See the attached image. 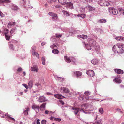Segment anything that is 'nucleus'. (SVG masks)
<instances>
[{"mask_svg": "<svg viewBox=\"0 0 124 124\" xmlns=\"http://www.w3.org/2000/svg\"><path fill=\"white\" fill-rule=\"evenodd\" d=\"M9 47L10 49L16 51L18 49V48H16L14 47L13 45L12 44H10L9 45Z\"/></svg>", "mask_w": 124, "mask_h": 124, "instance_id": "obj_32", "label": "nucleus"}, {"mask_svg": "<svg viewBox=\"0 0 124 124\" xmlns=\"http://www.w3.org/2000/svg\"><path fill=\"white\" fill-rule=\"evenodd\" d=\"M22 70V68L21 67H20L18 68L17 71L19 72H20Z\"/></svg>", "mask_w": 124, "mask_h": 124, "instance_id": "obj_62", "label": "nucleus"}, {"mask_svg": "<svg viewBox=\"0 0 124 124\" xmlns=\"http://www.w3.org/2000/svg\"><path fill=\"white\" fill-rule=\"evenodd\" d=\"M80 10L81 13H83L85 12V8L83 7L80 8Z\"/></svg>", "mask_w": 124, "mask_h": 124, "instance_id": "obj_44", "label": "nucleus"}, {"mask_svg": "<svg viewBox=\"0 0 124 124\" xmlns=\"http://www.w3.org/2000/svg\"><path fill=\"white\" fill-rule=\"evenodd\" d=\"M16 28H14L12 29L10 32L11 34V35L15 34L16 32Z\"/></svg>", "mask_w": 124, "mask_h": 124, "instance_id": "obj_29", "label": "nucleus"}, {"mask_svg": "<svg viewBox=\"0 0 124 124\" xmlns=\"http://www.w3.org/2000/svg\"><path fill=\"white\" fill-rule=\"evenodd\" d=\"M115 72L117 73L118 74H122L123 73V70L120 69H115L114 70Z\"/></svg>", "mask_w": 124, "mask_h": 124, "instance_id": "obj_22", "label": "nucleus"}, {"mask_svg": "<svg viewBox=\"0 0 124 124\" xmlns=\"http://www.w3.org/2000/svg\"><path fill=\"white\" fill-rule=\"evenodd\" d=\"M95 50L97 51H99L100 50V46L97 43H96L94 46H93Z\"/></svg>", "mask_w": 124, "mask_h": 124, "instance_id": "obj_27", "label": "nucleus"}, {"mask_svg": "<svg viewBox=\"0 0 124 124\" xmlns=\"http://www.w3.org/2000/svg\"><path fill=\"white\" fill-rule=\"evenodd\" d=\"M74 74L77 78H80L82 75V73L80 71H77L74 72Z\"/></svg>", "mask_w": 124, "mask_h": 124, "instance_id": "obj_21", "label": "nucleus"}, {"mask_svg": "<svg viewBox=\"0 0 124 124\" xmlns=\"http://www.w3.org/2000/svg\"><path fill=\"white\" fill-rule=\"evenodd\" d=\"M77 37L79 38H81L83 39H87V36L84 34L81 35H78L77 36Z\"/></svg>", "mask_w": 124, "mask_h": 124, "instance_id": "obj_28", "label": "nucleus"}, {"mask_svg": "<svg viewBox=\"0 0 124 124\" xmlns=\"http://www.w3.org/2000/svg\"><path fill=\"white\" fill-rule=\"evenodd\" d=\"M52 112L51 111H49L47 110H46L45 111V113L46 114H48L49 113H50V114H51V113H52Z\"/></svg>", "mask_w": 124, "mask_h": 124, "instance_id": "obj_56", "label": "nucleus"}, {"mask_svg": "<svg viewBox=\"0 0 124 124\" xmlns=\"http://www.w3.org/2000/svg\"><path fill=\"white\" fill-rule=\"evenodd\" d=\"M67 107L69 109H70V110H74L73 112H74V113L75 115L77 114L78 113L79 111L80 110V108H73L70 106H68L66 107H64V108Z\"/></svg>", "mask_w": 124, "mask_h": 124, "instance_id": "obj_9", "label": "nucleus"}, {"mask_svg": "<svg viewBox=\"0 0 124 124\" xmlns=\"http://www.w3.org/2000/svg\"><path fill=\"white\" fill-rule=\"evenodd\" d=\"M54 96L55 97L58 99H62L63 98H65V97L59 94H55L54 95Z\"/></svg>", "mask_w": 124, "mask_h": 124, "instance_id": "obj_30", "label": "nucleus"}, {"mask_svg": "<svg viewBox=\"0 0 124 124\" xmlns=\"http://www.w3.org/2000/svg\"><path fill=\"white\" fill-rule=\"evenodd\" d=\"M72 93L75 95L80 100L82 101H85L88 100L89 98V96H85V95L79 92H74Z\"/></svg>", "mask_w": 124, "mask_h": 124, "instance_id": "obj_2", "label": "nucleus"}, {"mask_svg": "<svg viewBox=\"0 0 124 124\" xmlns=\"http://www.w3.org/2000/svg\"><path fill=\"white\" fill-rule=\"evenodd\" d=\"M58 1L62 5H64L70 9H72L73 8V4L71 2L66 3V0H58Z\"/></svg>", "mask_w": 124, "mask_h": 124, "instance_id": "obj_3", "label": "nucleus"}, {"mask_svg": "<svg viewBox=\"0 0 124 124\" xmlns=\"http://www.w3.org/2000/svg\"><path fill=\"white\" fill-rule=\"evenodd\" d=\"M29 88L31 89L33 86V81H30L28 84Z\"/></svg>", "mask_w": 124, "mask_h": 124, "instance_id": "obj_34", "label": "nucleus"}, {"mask_svg": "<svg viewBox=\"0 0 124 124\" xmlns=\"http://www.w3.org/2000/svg\"><path fill=\"white\" fill-rule=\"evenodd\" d=\"M32 108L36 112H37L39 111V106L38 105H37L33 104Z\"/></svg>", "mask_w": 124, "mask_h": 124, "instance_id": "obj_18", "label": "nucleus"}, {"mask_svg": "<svg viewBox=\"0 0 124 124\" xmlns=\"http://www.w3.org/2000/svg\"><path fill=\"white\" fill-rule=\"evenodd\" d=\"M62 34H60L59 33H57L55 34V36L56 38H60L61 37L62 35Z\"/></svg>", "mask_w": 124, "mask_h": 124, "instance_id": "obj_48", "label": "nucleus"}, {"mask_svg": "<svg viewBox=\"0 0 124 124\" xmlns=\"http://www.w3.org/2000/svg\"><path fill=\"white\" fill-rule=\"evenodd\" d=\"M119 44L120 43H118L113 46L112 48V50L114 52L119 53L120 49Z\"/></svg>", "mask_w": 124, "mask_h": 124, "instance_id": "obj_8", "label": "nucleus"}, {"mask_svg": "<svg viewBox=\"0 0 124 124\" xmlns=\"http://www.w3.org/2000/svg\"><path fill=\"white\" fill-rule=\"evenodd\" d=\"M30 109L29 108L27 107L25 108V110H24V113L25 115H28V112L29 111Z\"/></svg>", "mask_w": 124, "mask_h": 124, "instance_id": "obj_31", "label": "nucleus"}, {"mask_svg": "<svg viewBox=\"0 0 124 124\" xmlns=\"http://www.w3.org/2000/svg\"><path fill=\"white\" fill-rule=\"evenodd\" d=\"M114 77L116 78L113 80V81L114 83L118 84H120L121 83L122 80L120 79V76H116Z\"/></svg>", "mask_w": 124, "mask_h": 124, "instance_id": "obj_11", "label": "nucleus"}, {"mask_svg": "<svg viewBox=\"0 0 124 124\" xmlns=\"http://www.w3.org/2000/svg\"><path fill=\"white\" fill-rule=\"evenodd\" d=\"M21 3L23 6L26 8H32L30 5V0H22Z\"/></svg>", "mask_w": 124, "mask_h": 124, "instance_id": "obj_6", "label": "nucleus"}, {"mask_svg": "<svg viewBox=\"0 0 124 124\" xmlns=\"http://www.w3.org/2000/svg\"><path fill=\"white\" fill-rule=\"evenodd\" d=\"M86 73L89 76L91 77L95 75L94 71L92 70H87Z\"/></svg>", "mask_w": 124, "mask_h": 124, "instance_id": "obj_17", "label": "nucleus"}, {"mask_svg": "<svg viewBox=\"0 0 124 124\" xmlns=\"http://www.w3.org/2000/svg\"><path fill=\"white\" fill-rule=\"evenodd\" d=\"M46 122V121L45 120H43L42 121L41 123L42 124H45Z\"/></svg>", "mask_w": 124, "mask_h": 124, "instance_id": "obj_57", "label": "nucleus"}, {"mask_svg": "<svg viewBox=\"0 0 124 124\" xmlns=\"http://www.w3.org/2000/svg\"><path fill=\"white\" fill-rule=\"evenodd\" d=\"M116 111L118 112L122 113V112L121 111V110L118 108L116 109Z\"/></svg>", "mask_w": 124, "mask_h": 124, "instance_id": "obj_63", "label": "nucleus"}, {"mask_svg": "<svg viewBox=\"0 0 124 124\" xmlns=\"http://www.w3.org/2000/svg\"><path fill=\"white\" fill-rule=\"evenodd\" d=\"M32 54L33 56H35L37 58H39V55L38 53L36 52L32 53Z\"/></svg>", "mask_w": 124, "mask_h": 124, "instance_id": "obj_38", "label": "nucleus"}, {"mask_svg": "<svg viewBox=\"0 0 124 124\" xmlns=\"http://www.w3.org/2000/svg\"><path fill=\"white\" fill-rule=\"evenodd\" d=\"M47 100L46 99L45 97L43 96H42L39 98L38 101L39 102L42 103L46 101Z\"/></svg>", "mask_w": 124, "mask_h": 124, "instance_id": "obj_20", "label": "nucleus"}, {"mask_svg": "<svg viewBox=\"0 0 124 124\" xmlns=\"http://www.w3.org/2000/svg\"><path fill=\"white\" fill-rule=\"evenodd\" d=\"M30 70L32 71L37 72L38 71L39 69L37 65H34L31 68Z\"/></svg>", "mask_w": 124, "mask_h": 124, "instance_id": "obj_15", "label": "nucleus"}, {"mask_svg": "<svg viewBox=\"0 0 124 124\" xmlns=\"http://www.w3.org/2000/svg\"><path fill=\"white\" fill-rule=\"evenodd\" d=\"M99 111L100 113L101 114H102L103 113V110L102 108H100L99 109Z\"/></svg>", "mask_w": 124, "mask_h": 124, "instance_id": "obj_47", "label": "nucleus"}, {"mask_svg": "<svg viewBox=\"0 0 124 124\" xmlns=\"http://www.w3.org/2000/svg\"><path fill=\"white\" fill-rule=\"evenodd\" d=\"M10 2V0H0V5L2 3H9Z\"/></svg>", "mask_w": 124, "mask_h": 124, "instance_id": "obj_33", "label": "nucleus"}, {"mask_svg": "<svg viewBox=\"0 0 124 124\" xmlns=\"http://www.w3.org/2000/svg\"><path fill=\"white\" fill-rule=\"evenodd\" d=\"M0 114L3 115V116H2V117H5V116H7L8 117V121L11 122L13 123H14L15 122V120L13 118L10 117V115L8 114L5 113L0 110Z\"/></svg>", "mask_w": 124, "mask_h": 124, "instance_id": "obj_4", "label": "nucleus"}, {"mask_svg": "<svg viewBox=\"0 0 124 124\" xmlns=\"http://www.w3.org/2000/svg\"><path fill=\"white\" fill-rule=\"evenodd\" d=\"M12 42L13 43H15V44L16 45L18 44V42L16 40H12Z\"/></svg>", "mask_w": 124, "mask_h": 124, "instance_id": "obj_55", "label": "nucleus"}, {"mask_svg": "<svg viewBox=\"0 0 124 124\" xmlns=\"http://www.w3.org/2000/svg\"><path fill=\"white\" fill-rule=\"evenodd\" d=\"M93 124H101V121L100 120L97 121L94 123Z\"/></svg>", "mask_w": 124, "mask_h": 124, "instance_id": "obj_52", "label": "nucleus"}, {"mask_svg": "<svg viewBox=\"0 0 124 124\" xmlns=\"http://www.w3.org/2000/svg\"><path fill=\"white\" fill-rule=\"evenodd\" d=\"M11 9L14 11H18L19 9V8L16 5H12L11 7Z\"/></svg>", "mask_w": 124, "mask_h": 124, "instance_id": "obj_25", "label": "nucleus"}, {"mask_svg": "<svg viewBox=\"0 0 124 124\" xmlns=\"http://www.w3.org/2000/svg\"><path fill=\"white\" fill-rule=\"evenodd\" d=\"M50 40L54 42L55 41L56 39L53 36L50 39Z\"/></svg>", "mask_w": 124, "mask_h": 124, "instance_id": "obj_50", "label": "nucleus"}, {"mask_svg": "<svg viewBox=\"0 0 124 124\" xmlns=\"http://www.w3.org/2000/svg\"><path fill=\"white\" fill-rule=\"evenodd\" d=\"M119 46L120 49L119 53H124V45L122 43H120Z\"/></svg>", "mask_w": 124, "mask_h": 124, "instance_id": "obj_19", "label": "nucleus"}, {"mask_svg": "<svg viewBox=\"0 0 124 124\" xmlns=\"http://www.w3.org/2000/svg\"><path fill=\"white\" fill-rule=\"evenodd\" d=\"M77 16L78 17H80L83 19L84 18L86 17V15L84 14L78 15Z\"/></svg>", "mask_w": 124, "mask_h": 124, "instance_id": "obj_40", "label": "nucleus"}, {"mask_svg": "<svg viewBox=\"0 0 124 124\" xmlns=\"http://www.w3.org/2000/svg\"><path fill=\"white\" fill-rule=\"evenodd\" d=\"M3 30L1 31V34L2 35H5L6 39L7 40H8L10 38V36L8 35V30L6 28H4V27H2Z\"/></svg>", "mask_w": 124, "mask_h": 124, "instance_id": "obj_5", "label": "nucleus"}, {"mask_svg": "<svg viewBox=\"0 0 124 124\" xmlns=\"http://www.w3.org/2000/svg\"><path fill=\"white\" fill-rule=\"evenodd\" d=\"M54 120L58 122H60L61 121V119L59 118H54Z\"/></svg>", "mask_w": 124, "mask_h": 124, "instance_id": "obj_54", "label": "nucleus"}, {"mask_svg": "<svg viewBox=\"0 0 124 124\" xmlns=\"http://www.w3.org/2000/svg\"><path fill=\"white\" fill-rule=\"evenodd\" d=\"M108 10L110 14L114 15H116L118 13L117 10L113 7H110L108 8Z\"/></svg>", "mask_w": 124, "mask_h": 124, "instance_id": "obj_7", "label": "nucleus"}, {"mask_svg": "<svg viewBox=\"0 0 124 124\" xmlns=\"http://www.w3.org/2000/svg\"><path fill=\"white\" fill-rule=\"evenodd\" d=\"M88 41L89 44L93 46H94L97 43L95 40L90 39H88Z\"/></svg>", "mask_w": 124, "mask_h": 124, "instance_id": "obj_12", "label": "nucleus"}, {"mask_svg": "<svg viewBox=\"0 0 124 124\" xmlns=\"http://www.w3.org/2000/svg\"><path fill=\"white\" fill-rule=\"evenodd\" d=\"M55 49L52 50V52L54 54H58V53L59 51L58 50Z\"/></svg>", "mask_w": 124, "mask_h": 124, "instance_id": "obj_42", "label": "nucleus"}, {"mask_svg": "<svg viewBox=\"0 0 124 124\" xmlns=\"http://www.w3.org/2000/svg\"><path fill=\"white\" fill-rule=\"evenodd\" d=\"M31 51V52L32 54L35 52V47L34 46L32 47Z\"/></svg>", "mask_w": 124, "mask_h": 124, "instance_id": "obj_49", "label": "nucleus"}, {"mask_svg": "<svg viewBox=\"0 0 124 124\" xmlns=\"http://www.w3.org/2000/svg\"><path fill=\"white\" fill-rule=\"evenodd\" d=\"M104 1L103 0H101L99 2V4L100 5L102 6L101 5L103 4Z\"/></svg>", "mask_w": 124, "mask_h": 124, "instance_id": "obj_59", "label": "nucleus"}, {"mask_svg": "<svg viewBox=\"0 0 124 124\" xmlns=\"http://www.w3.org/2000/svg\"><path fill=\"white\" fill-rule=\"evenodd\" d=\"M86 8L87 9L90 11H94L95 9V8H93L90 6H88V7H87Z\"/></svg>", "mask_w": 124, "mask_h": 124, "instance_id": "obj_35", "label": "nucleus"}, {"mask_svg": "<svg viewBox=\"0 0 124 124\" xmlns=\"http://www.w3.org/2000/svg\"><path fill=\"white\" fill-rule=\"evenodd\" d=\"M15 24V23L14 22H11L9 23L8 25V28L10 27L12 25H14Z\"/></svg>", "mask_w": 124, "mask_h": 124, "instance_id": "obj_36", "label": "nucleus"}, {"mask_svg": "<svg viewBox=\"0 0 124 124\" xmlns=\"http://www.w3.org/2000/svg\"><path fill=\"white\" fill-rule=\"evenodd\" d=\"M23 85V86H24V87L26 89H28L29 87H28V85H27L26 84H22Z\"/></svg>", "mask_w": 124, "mask_h": 124, "instance_id": "obj_61", "label": "nucleus"}, {"mask_svg": "<svg viewBox=\"0 0 124 124\" xmlns=\"http://www.w3.org/2000/svg\"><path fill=\"white\" fill-rule=\"evenodd\" d=\"M91 106L88 104L82 105L81 106V109L80 110L81 112H82L85 114H90L89 111L92 110L90 108Z\"/></svg>", "mask_w": 124, "mask_h": 124, "instance_id": "obj_1", "label": "nucleus"}, {"mask_svg": "<svg viewBox=\"0 0 124 124\" xmlns=\"http://www.w3.org/2000/svg\"><path fill=\"white\" fill-rule=\"evenodd\" d=\"M119 12L121 15H124V10L121 8H119L118 9Z\"/></svg>", "mask_w": 124, "mask_h": 124, "instance_id": "obj_37", "label": "nucleus"}, {"mask_svg": "<svg viewBox=\"0 0 124 124\" xmlns=\"http://www.w3.org/2000/svg\"><path fill=\"white\" fill-rule=\"evenodd\" d=\"M63 13L66 16H72L73 15V14L71 13L69 14L68 12H67V11H63Z\"/></svg>", "mask_w": 124, "mask_h": 124, "instance_id": "obj_26", "label": "nucleus"}, {"mask_svg": "<svg viewBox=\"0 0 124 124\" xmlns=\"http://www.w3.org/2000/svg\"><path fill=\"white\" fill-rule=\"evenodd\" d=\"M46 104V103H44L42 104L40 107V109L41 110V109L42 108H44L45 107V106Z\"/></svg>", "mask_w": 124, "mask_h": 124, "instance_id": "obj_41", "label": "nucleus"}, {"mask_svg": "<svg viewBox=\"0 0 124 124\" xmlns=\"http://www.w3.org/2000/svg\"><path fill=\"white\" fill-rule=\"evenodd\" d=\"M59 102L62 105L64 104V103L63 101L61 100H59Z\"/></svg>", "mask_w": 124, "mask_h": 124, "instance_id": "obj_64", "label": "nucleus"}, {"mask_svg": "<svg viewBox=\"0 0 124 124\" xmlns=\"http://www.w3.org/2000/svg\"><path fill=\"white\" fill-rule=\"evenodd\" d=\"M48 14L51 16L52 17V19H55V20H57L58 19V17L57 14L52 12H50L48 13Z\"/></svg>", "mask_w": 124, "mask_h": 124, "instance_id": "obj_16", "label": "nucleus"}, {"mask_svg": "<svg viewBox=\"0 0 124 124\" xmlns=\"http://www.w3.org/2000/svg\"><path fill=\"white\" fill-rule=\"evenodd\" d=\"M82 43H83V45L84 47L86 48L88 50H90L91 49V45H90L89 44H86L85 42L82 41Z\"/></svg>", "mask_w": 124, "mask_h": 124, "instance_id": "obj_14", "label": "nucleus"}, {"mask_svg": "<svg viewBox=\"0 0 124 124\" xmlns=\"http://www.w3.org/2000/svg\"><path fill=\"white\" fill-rule=\"evenodd\" d=\"M60 91L62 93H68L69 92V90L65 87H61Z\"/></svg>", "mask_w": 124, "mask_h": 124, "instance_id": "obj_13", "label": "nucleus"}, {"mask_svg": "<svg viewBox=\"0 0 124 124\" xmlns=\"http://www.w3.org/2000/svg\"><path fill=\"white\" fill-rule=\"evenodd\" d=\"M92 0H83L84 3H85L86 2L90 3L92 2Z\"/></svg>", "mask_w": 124, "mask_h": 124, "instance_id": "obj_51", "label": "nucleus"}, {"mask_svg": "<svg viewBox=\"0 0 124 124\" xmlns=\"http://www.w3.org/2000/svg\"><path fill=\"white\" fill-rule=\"evenodd\" d=\"M116 39L118 41H124V37L122 36H118L116 37Z\"/></svg>", "mask_w": 124, "mask_h": 124, "instance_id": "obj_23", "label": "nucleus"}, {"mask_svg": "<svg viewBox=\"0 0 124 124\" xmlns=\"http://www.w3.org/2000/svg\"><path fill=\"white\" fill-rule=\"evenodd\" d=\"M68 29L66 27L62 28L61 29L62 30L63 32H68Z\"/></svg>", "mask_w": 124, "mask_h": 124, "instance_id": "obj_43", "label": "nucleus"}, {"mask_svg": "<svg viewBox=\"0 0 124 124\" xmlns=\"http://www.w3.org/2000/svg\"><path fill=\"white\" fill-rule=\"evenodd\" d=\"M50 47L52 49H56L57 48V46H56L54 44H53L52 45H51Z\"/></svg>", "mask_w": 124, "mask_h": 124, "instance_id": "obj_46", "label": "nucleus"}, {"mask_svg": "<svg viewBox=\"0 0 124 124\" xmlns=\"http://www.w3.org/2000/svg\"><path fill=\"white\" fill-rule=\"evenodd\" d=\"M0 16L1 17H4V15L0 11Z\"/></svg>", "mask_w": 124, "mask_h": 124, "instance_id": "obj_58", "label": "nucleus"}, {"mask_svg": "<svg viewBox=\"0 0 124 124\" xmlns=\"http://www.w3.org/2000/svg\"><path fill=\"white\" fill-rule=\"evenodd\" d=\"M98 62V61L97 58L93 59L91 61V63L94 65H96L97 64Z\"/></svg>", "mask_w": 124, "mask_h": 124, "instance_id": "obj_24", "label": "nucleus"}, {"mask_svg": "<svg viewBox=\"0 0 124 124\" xmlns=\"http://www.w3.org/2000/svg\"><path fill=\"white\" fill-rule=\"evenodd\" d=\"M18 29H19V30L21 31H22V33H23V27H19Z\"/></svg>", "mask_w": 124, "mask_h": 124, "instance_id": "obj_60", "label": "nucleus"}, {"mask_svg": "<svg viewBox=\"0 0 124 124\" xmlns=\"http://www.w3.org/2000/svg\"><path fill=\"white\" fill-rule=\"evenodd\" d=\"M84 94L85 95V96H88L90 94V93L89 92L87 91Z\"/></svg>", "mask_w": 124, "mask_h": 124, "instance_id": "obj_53", "label": "nucleus"}, {"mask_svg": "<svg viewBox=\"0 0 124 124\" xmlns=\"http://www.w3.org/2000/svg\"><path fill=\"white\" fill-rule=\"evenodd\" d=\"M106 22V20L105 19H101L99 20L98 22V23H104Z\"/></svg>", "mask_w": 124, "mask_h": 124, "instance_id": "obj_39", "label": "nucleus"}, {"mask_svg": "<svg viewBox=\"0 0 124 124\" xmlns=\"http://www.w3.org/2000/svg\"><path fill=\"white\" fill-rule=\"evenodd\" d=\"M64 58L65 60L67 63H69L71 61L75 62L76 61V60L75 58L74 57L72 58L71 59L69 57L65 56H64Z\"/></svg>", "mask_w": 124, "mask_h": 124, "instance_id": "obj_10", "label": "nucleus"}, {"mask_svg": "<svg viewBox=\"0 0 124 124\" xmlns=\"http://www.w3.org/2000/svg\"><path fill=\"white\" fill-rule=\"evenodd\" d=\"M45 59L44 57H42V64L43 65H45Z\"/></svg>", "mask_w": 124, "mask_h": 124, "instance_id": "obj_45", "label": "nucleus"}]
</instances>
